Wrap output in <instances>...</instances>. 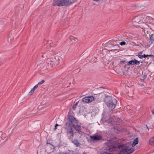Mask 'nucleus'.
<instances>
[{"mask_svg":"<svg viewBox=\"0 0 154 154\" xmlns=\"http://www.w3.org/2000/svg\"><path fill=\"white\" fill-rule=\"evenodd\" d=\"M138 143V138H136L133 140V143L132 144V146L134 147Z\"/></svg>","mask_w":154,"mask_h":154,"instance_id":"12","label":"nucleus"},{"mask_svg":"<svg viewBox=\"0 0 154 154\" xmlns=\"http://www.w3.org/2000/svg\"><path fill=\"white\" fill-rule=\"evenodd\" d=\"M45 81L44 80H42V81H41L40 82H38V85H41L43 84L45 82Z\"/></svg>","mask_w":154,"mask_h":154,"instance_id":"21","label":"nucleus"},{"mask_svg":"<svg viewBox=\"0 0 154 154\" xmlns=\"http://www.w3.org/2000/svg\"><path fill=\"white\" fill-rule=\"evenodd\" d=\"M119 44L121 45H125V42H122L120 43Z\"/></svg>","mask_w":154,"mask_h":154,"instance_id":"23","label":"nucleus"},{"mask_svg":"<svg viewBox=\"0 0 154 154\" xmlns=\"http://www.w3.org/2000/svg\"><path fill=\"white\" fill-rule=\"evenodd\" d=\"M90 140L92 142H97L102 140L103 139L102 136L100 134H98L97 133L92 135L90 136Z\"/></svg>","mask_w":154,"mask_h":154,"instance_id":"7","label":"nucleus"},{"mask_svg":"<svg viewBox=\"0 0 154 154\" xmlns=\"http://www.w3.org/2000/svg\"><path fill=\"white\" fill-rule=\"evenodd\" d=\"M59 125L57 124H56L55 125V126H57H57H58Z\"/></svg>","mask_w":154,"mask_h":154,"instance_id":"31","label":"nucleus"},{"mask_svg":"<svg viewBox=\"0 0 154 154\" xmlns=\"http://www.w3.org/2000/svg\"><path fill=\"white\" fill-rule=\"evenodd\" d=\"M42 57H43H43H44V55H43V54H42Z\"/></svg>","mask_w":154,"mask_h":154,"instance_id":"33","label":"nucleus"},{"mask_svg":"<svg viewBox=\"0 0 154 154\" xmlns=\"http://www.w3.org/2000/svg\"><path fill=\"white\" fill-rule=\"evenodd\" d=\"M68 118L69 121L71 123L72 126L76 131L80 130L81 126L80 125L78 124V121L74 118L72 114H70L69 112L68 114Z\"/></svg>","mask_w":154,"mask_h":154,"instance_id":"3","label":"nucleus"},{"mask_svg":"<svg viewBox=\"0 0 154 154\" xmlns=\"http://www.w3.org/2000/svg\"><path fill=\"white\" fill-rule=\"evenodd\" d=\"M139 85L141 86H145V85L143 83H139Z\"/></svg>","mask_w":154,"mask_h":154,"instance_id":"27","label":"nucleus"},{"mask_svg":"<svg viewBox=\"0 0 154 154\" xmlns=\"http://www.w3.org/2000/svg\"><path fill=\"white\" fill-rule=\"evenodd\" d=\"M69 38L70 39L72 42H77L78 41L76 38L72 36H70Z\"/></svg>","mask_w":154,"mask_h":154,"instance_id":"13","label":"nucleus"},{"mask_svg":"<svg viewBox=\"0 0 154 154\" xmlns=\"http://www.w3.org/2000/svg\"><path fill=\"white\" fill-rule=\"evenodd\" d=\"M64 128L67 130V133L69 135V138L73 137L72 129L69 122H66L64 125Z\"/></svg>","mask_w":154,"mask_h":154,"instance_id":"6","label":"nucleus"},{"mask_svg":"<svg viewBox=\"0 0 154 154\" xmlns=\"http://www.w3.org/2000/svg\"><path fill=\"white\" fill-rule=\"evenodd\" d=\"M149 144L152 145L154 144V137L151 138L149 140Z\"/></svg>","mask_w":154,"mask_h":154,"instance_id":"14","label":"nucleus"},{"mask_svg":"<svg viewBox=\"0 0 154 154\" xmlns=\"http://www.w3.org/2000/svg\"><path fill=\"white\" fill-rule=\"evenodd\" d=\"M140 61H138L134 59V60H132L128 62L127 64L128 65L134 64L138 65L139 64Z\"/></svg>","mask_w":154,"mask_h":154,"instance_id":"10","label":"nucleus"},{"mask_svg":"<svg viewBox=\"0 0 154 154\" xmlns=\"http://www.w3.org/2000/svg\"><path fill=\"white\" fill-rule=\"evenodd\" d=\"M140 79H141V80H144L145 79L144 78V77H143V76L141 77V78Z\"/></svg>","mask_w":154,"mask_h":154,"instance_id":"28","label":"nucleus"},{"mask_svg":"<svg viewBox=\"0 0 154 154\" xmlns=\"http://www.w3.org/2000/svg\"><path fill=\"white\" fill-rule=\"evenodd\" d=\"M72 142L76 146H80V143L76 139H74L72 141Z\"/></svg>","mask_w":154,"mask_h":154,"instance_id":"11","label":"nucleus"},{"mask_svg":"<svg viewBox=\"0 0 154 154\" xmlns=\"http://www.w3.org/2000/svg\"><path fill=\"white\" fill-rule=\"evenodd\" d=\"M149 18V17H146V18Z\"/></svg>","mask_w":154,"mask_h":154,"instance_id":"34","label":"nucleus"},{"mask_svg":"<svg viewBox=\"0 0 154 154\" xmlns=\"http://www.w3.org/2000/svg\"><path fill=\"white\" fill-rule=\"evenodd\" d=\"M35 89H34V88H32L31 90L29 92V95H32L33 92L34 91Z\"/></svg>","mask_w":154,"mask_h":154,"instance_id":"19","label":"nucleus"},{"mask_svg":"<svg viewBox=\"0 0 154 154\" xmlns=\"http://www.w3.org/2000/svg\"><path fill=\"white\" fill-rule=\"evenodd\" d=\"M38 85V84L36 85H35L34 87H33V88L35 90L38 87V85Z\"/></svg>","mask_w":154,"mask_h":154,"instance_id":"25","label":"nucleus"},{"mask_svg":"<svg viewBox=\"0 0 154 154\" xmlns=\"http://www.w3.org/2000/svg\"><path fill=\"white\" fill-rule=\"evenodd\" d=\"M13 37L11 35H9L8 36V41L9 42H10L12 40H13Z\"/></svg>","mask_w":154,"mask_h":154,"instance_id":"15","label":"nucleus"},{"mask_svg":"<svg viewBox=\"0 0 154 154\" xmlns=\"http://www.w3.org/2000/svg\"><path fill=\"white\" fill-rule=\"evenodd\" d=\"M38 85V84L36 85H35L34 87H33V88L35 90L38 87V85Z\"/></svg>","mask_w":154,"mask_h":154,"instance_id":"26","label":"nucleus"},{"mask_svg":"<svg viewBox=\"0 0 154 154\" xmlns=\"http://www.w3.org/2000/svg\"><path fill=\"white\" fill-rule=\"evenodd\" d=\"M150 42H151V44L154 41V39L152 35H151L150 36Z\"/></svg>","mask_w":154,"mask_h":154,"instance_id":"18","label":"nucleus"},{"mask_svg":"<svg viewBox=\"0 0 154 154\" xmlns=\"http://www.w3.org/2000/svg\"><path fill=\"white\" fill-rule=\"evenodd\" d=\"M62 58L61 57L58 55H56L54 58H48L46 61L48 67H53L57 66V65L60 62Z\"/></svg>","mask_w":154,"mask_h":154,"instance_id":"2","label":"nucleus"},{"mask_svg":"<svg viewBox=\"0 0 154 154\" xmlns=\"http://www.w3.org/2000/svg\"><path fill=\"white\" fill-rule=\"evenodd\" d=\"M104 101L110 111L113 110L115 108L117 102L116 100L111 96H106Z\"/></svg>","mask_w":154,"mask_h":154,"instance_id":"1","label":"nucleus"},{"mask_svg":"<svg viewBox=\"0 0 154 154\" xmlns=\"http://www.w3.org/2000/svg\"><path fill=\"white\" fill-rule=\"evenodd\" d=\"M79 103V101H78L77 102H76L72 106V108L73 110H75V109L76 108L78 103Z\"/></svg>","mask_w":154,"mask_h":154,"instance_id":"17","label":"nucleus"},{"mask_svg":"<svg viewBox=\"0 0 154 154\" xmlns=\"http://www.w3.org/2000/svg\"><path fill=\"white\" fill-rule=\"evenodd\" d=\"M151 55H145V54H144L143 55H140L139 54V55H138V57L140 59H142L143 58H145V57H146L148 56H151Z\"/></svg>","mask_w":154,"mask_h":154,"instance_id":"16","label":"nucleus"},{"mask_svg":"<svg viewBox=\"0 0 154 154\" xmlns=\"http://www.w3.org/2000/svg\"><path fill=\"white\" fill-rule=\"evenodd\" d=\"M143 76L145 79H146L147 76V74L146 73H144L143 75Z\"/></svg>","mask_w":154,"mask_h":154,"instance_id":"22","label":"nucleus"},{"mask_svg":"<svg viewBox=\"0 0 154 154\" xmlns=\"http://www.w3.org/2000/svg\"><path fill=\"white\" fill-rule=\"evenodd\" d=\"M57 129V126H55V128L54 129V130H55Z\"/></svg>","mask_w":154,"mask_h":154,"instance_id":"29","label":"nucleus"},{"mask_svg":"<svg viewBox=\"0 0 154 154\" xmlns=\"http://www.w3.org/2000/svg\"><path fill=\"white\" fill-rule=\"evenodd\" d=\"M80 69H77L75 70V72L76 73H78L80 71Z\"/></svg>","mask_w":154,"mask_h":154,"instance_id":"24","label":"nucleus"},{"mask_svg":"<svg viewBox=\"0 0 154 154\" xmlns=\"http://www.w3.org/2000/svg\"><path fill=\"white\" fill-rule=\"evenodd\" d=\"M94 98L93 96L85 97L82 99V102L86 103L91 102L94 100Z\"/></svg>","mask_w":154,"mask_h":154,"instance_id":"9","label":"nucleus"},{"mask_svg":"<svg viewBox=\"0 0 154 154\" xmlns=\"http://www.w3.org/2000/svg\"><path fill=\"white\" fill-rule=\"evenodd\" d=\"M76 0H53V5L54 6H62L71 5Z\"/></svg>","mask_w":154,"mask_h":154,"instance_id":"4","label":"nucleus"},{"mask_svg":"<svg viewBox=\"0 0 154 154\" xmlns=\"http://www.w3.org/2000/svg\"><path fill=\"white\" fill-rule=\"evenodd\" d=\"M1 144H2V143H1V139L0 138V146L1 145Z\"/></svg>","mask_w":154,"mask_h":154,"instance_id":"32","label":"nucleus"},{"mask_svg":"<svg viewBox=\"0 0 154 154\" xmlns=\"http://www.w3.org/2000/svg\"><path fill=\"white\" fill-rule=\"evenodd\" d=\"M140 54H142V52H140Z\"/></svg>","mask_w":154,"mask_h":154,"instance_id":"35","label":"nucleus"},{"mask_svg":"<svg viewBox=\"0 0 154 154\" xmlns=\"http://www.w3.org/2000/svg\"><path fill=\"white\" fill-rule=\"evenodd\" d=\"M42 54H45L47 55V57H48V55L49 54H51V51H47L46 52L44 53H42Z\"/></svg>","mask_w":154,"mask_h":154,"instance_id":"20","label":"nucleus"},{"mask_svg":"<svg viewBox=\"0 0 154 154\" xmlns=\"http://www.w3.org/2000/svg\"><path fill=\"white\" fill-rule=\"evenodd\" d=\"M100 0H93V1H96V2H98L99 1H100Z\"/></svg>","mask_w":154,"mask_h":154,"instance_id":"30","label":"nucleus"},{"mask_svg":"<svg viewBox=\"0 0 154 154\" xmlns=\"http://www.w3.org/2000/svg\"><path fill=\"white\" fill-rule=\"evenodd\" d=\"M116 70H117L119 72L118 73L121 75H128L129 69V68H117Z\"/></svg>","mask_w":154,"mask_h":154,"instance_id":"8","label":"nucleus"},{"mask_svg":"<svg viewBox=\"0 0 154 154\" xmlns=\"http://www.w3.org/2000/svg\"><path fill=\"white\" fill-rule=\"evenodd\" d=\"M145 17V16L139 15L135 17L132 20V24L134 26L137 27L139 26V24L142 22H146L144 20Z\"/></svg>","mask_w":154,"mask_h":154,"instance_id":"5","label":"nucleus"}]
</instances>
